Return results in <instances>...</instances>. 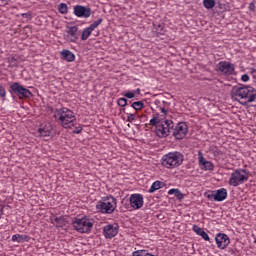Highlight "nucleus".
<instances>
[{"label":"nucleus","instance_id":"f257e3e1","mask_svg":"<svg viewBox=\"0 0 256 256\" xmlns=\"http://www.w3.org/2000/svg\"><path fill=\"white\" fill-rule=\"evenodd\" d=\"M232 95L241 105H247V103H253L255 101L256 90L252 86L234 87L232 89Z\"/></svg>","mask_w":256,"mask_h":256},{"label":"nucleus","instance_id":"f03ea898","mask_svg":"<svg viewBox=\"0 0 256 256\" xmlns=\"http://www.w3.org/2000/svg\"><path fill=\"white\" fill-rule=\"evenodd\" d=\"M116 209L117 198L113 195L104 196L96 203V211L102 215H113Z\"/></svg>","mask_w":256,"mask_h":256},{"label":"nucleus","instance_id":"7ed1b4c3","mask_svg":"<svg viewBox=\"0 0 256 256\" xmlns=\"http://www.w3.org/2000/svg\"><path fill=\"white\" fill-rule=\"evenodd\" d=\"M54 117L64 129H71L75 125V113L68 108L56 110Z\"/></svg>","mask_w":256,"mask_h":256},{"label":"nucleus","instance_id":"20e7f679","mask_svg":"<svg viewBox=\"0 0 256 256\" xmlns=\"http://www.w3.org/2000/svg\"><path fill=\"white\" fill-rule=\"evenodd\" d=\"M185 157L181 152L174 151L169 152L162 156L161 163L162 167L166 169H177L180 165H183Z\"/></svg>","mask_w":256,"mask_h":256},{"label":"nucleus","instance_id":"39448f33","mask_svg":"<svg viewBox=\"0 0 256 256\" xmlns=\"http://www.w3.org/2000/svg\"><path fill=\"white\" fill-rule=\"evenodd\" d=\"M95 220L90 216H83L81 218H75L72 222V226L78 233H89L93 230Z\"/></svg>","mask_w":256,"mask_h":256},{"label":"nucleus","instance_id":"423d86ee","mask_svg":"<svg viewBox=\"0 0 256 256\" xmlns=\"http://www.w3.org/2000/svg\"><path fill=\"white\" fill-rule=\"evenodd\" d=\"M246 181H249V174L247 173V170L237 169L231 173L229 185L231 187H239V185H243Z\"/></svg>","mask_w":256,"mask_h":256},{"label":"nucleus","instance_id":"0eeeda50","mask_svg":"<svg viewBox=\"0 0 256 256\" xmlns=\"http://www.w3.org/2000/svg\"><path fill=\"white\" fill-rule=\"evenodd\" d=\"M10 93L17 95L19 99H29L33 95L31 90L23 87L19 82H14L10 85Z\"/></svg>","mask_w":256,"mask_h":256},{"label":"nucleus","instance_id":"6e6552de","mask_svg":"<svg viewBox=\"0 0 256 256\" xmlns=\"http://www.w3.org/2000/svg\"><path fill=\"white\" fill-rule=\"evenodd\" d=\"M216 70L226 77H231V75H235V64L229 61H220L216 65Z\"/></svg>","mask_w":256,"mask_h":256},{"label":"nucleus","instance_id":"1a4fd4ad","mask_svg":"<svg viewBox=\"0 0 256 256\" xmlns=\"http://www.w3.org/2000/svg\"><path fill=\"white\" fill-rule=\"evenodd\" d=\"M130 207L134 210H139L143 207L145 200L142 194L136 193L132 194L129 198Z\"/></svg>","mask_w":256,"mask_h":256},{"label":"nucleus","instance_id":"9d476101","mask_svg":"<svg viewBox=\"0 0 256 256\" xmlns=\"http://www.w3.org/2000/svg\"><path fill=\"white\" fill-rule=\"evenodd\" d=\"M215 241L218 249H227V247H229V244L231 243L229 236L225 233L216 234Z\"/></svg>","mask_w":256,"mask_h":256},{"label":"nucleus","instance_id":"9b49d317","mask_svg":"<svg viewBox=\"0 0 256 256\" xmlns=\"http://www.w3.org/2000/svg\"><path fill=\"white\" fill-rule=\"evenodd\" d=\"M66 39L70 43H77V40L79 39V28L77 26H67Z\"/></svg>","mask_w":256,"mask_h":256},{"label":"nucleus","instance_id":"f8f14e48","mask_svg":"<svg viewBox=\"0 0 256 256\" xmlns=\"http://www.w3.org/2000/svg\"><path fill=\"white\" fill-rule=\"evenodd\" d=\"M207 198L221 203V201H225V199H227V189L220 188L218 190H214L212 191V194H208Z\"/></svg>","mask_w":256,"mask_h":256},{"label":"nucleus","instance_id":"ddd939ff","mask_svg":"<svg viewBox=\"0 0 256 256\" xmlns=\"http://www.w3.org/2000/svg\"><path fill=\"white\" fill-rule=\"evenodd\" d=\"M119 233L117 224H107L103 227V235L106 239H113Z\"/></svg>","mask_w":256,"mask_h":256},{"label":"nucleus","instance_id":"4468645a","mask_svg":"<svg viewBox=\"0 0 256 256\" xmlns=\"http://www.w3.org/2000/svg\"><path fill=\"white\" fill-rule=\"evenodd\" d=\"M74 15L82 19H89L91 17V8L77 5L74 7Z\"/></svg>","mask_w":256,"mask_h":256},{"label":"nucleus","instance_id":"2eb2a0df","mask_svg":"<svg viewBox=\"0 0 256 256\" xmlns=\"http://www.w3.org/2000/svg\"><path fill=\"white\" fill-rule=\"evenodd\" d=\"M199 165H202L204 167L205 171H213L215 169V166L211 161H207L205 157H203V154H199L198 157Z\"/></svg>","mask_w":256,"mask_h":256},{"label":"nucleus","instance_id":"dca6fc26","mask_svg":"<svg viewBox=\"0 0 256 256\" xmlns=\"http://www.w3.org/2000/svg\"><path fill=\"white\" fill-rule=\"evenodd\" d=\"M192 229H193L194 233H196V235H199V237H202V239H204V241H211V238H209V234H207V232H205V230H203V228L194 224Z\"/></svg>","mask_w":256,"mask_h":256},{"label":"nucleus","instance_id":"f3484780","mask_svg":"<svg viewBox=\"0 0 256 256\" xmlns=\"http://www.w3.org/2000/svg\"><path fill=\"white\" fill-rule=\"evenodd\" d=\"M13 243H29L31 237L29 235L14 234L12 236Z\"/></svg>","mask_w":256,"mask_h":256},{"label":"nucleus","instance_id":"a211bd4d","mask_svg":"<svg viewBox=\"0 0 256 256\" xmlns=\"http://www.w3.org/2000/svg\"><path fill=\"white\" fill-rule=\"evenodd\" d=\"M60 55L62 59H64L68 63H73V61H75V54H73V52H71L70 50H67V49L62 50Z\"/></svg>","mask_w":256,"mask_h":256},{"label":"nucleus","instance_id":"6ab92c4d","mask_svg":"<svg viewBox=\"0 0 256 256\" xmlns=\"http://www.w3.org/2000/svg\"><path fill=\"white\" fill-rule=\"evenodd\" d=\"M173 135L175 139H184V137L187 135V129H174Z\"/></svg>","mask_w":256,"mask_h":256},{"label":"nucleus","instance_id":"aec40b11","mask_svg":"<svg viewBox=\"0 0 256 256\" xmlns=\"http://www.w3.org/2000/svg\"><path fill=\"white\" fill-rule=\"evenodd\" d=\"M162 187H165V183L161 182V181H155L150 189L148 190V192L150 193H155V191H159V189H162Z\"/></svg>","mask_w":256,"mask_h":256},{"label":"nucleus","instance_id":"412c9836","mask_svg":"<svg viewBox=\"0 0 256 256\" xmlns=\"http://www.w3.org/2000/svg\"><path fill=\"white\" fill-rule=\"evenodd\" d=\"M36 137H49L51 135V130L49 129H38L35 132Z\"/></svg>","mask_w":256,"mask_h":256},{"label":"nucleus","instance_id":"4be33fe9","mask_svg":"<svg viewBox=\"0 0 256 256\" xmlns=\"http://www.w3.org/2000/svg\"><path fill=\"white\" fill-rule=\"evenodd\" d=\"M93 33V31L87 27L82 31V35H81V40L82 41H87L89 39V37H91V34Z\"/></svg>","mask_w":256,"mask_h":256},{"label":"nucleus","instance_id":"5701e85b","mask_svg":"<svg viewBox=\"0 0 256 256\" xmlns=\"http://www.w3.org/2000/svg\"><path fill=\"white\" fill-rule=\"evenodd\" d=\"M155 135L157 137L163 138L169 136V129H155Z\"/></svg>","mask_w":256,"mask_h":256},{"label":"nucleus","instance_id":"b1692460","mask_svg":"<svg viewBox=\"0 0 256 256\" xmlns=\"http://www.w3.org/2000/svg\"><path fill=\"white\" fill-rule=\"evenodd\" d=\"M215 5V0H203V6L205 7V9H213Z\"/></svg>","mask_w":256,"mask_h":256},{"label":"nucleus","instance_id":"393cba45","mask_svg":"<svg viewBox=\"0 0 256 256\" xmlns=\"http://www.w3.org/2000/svg\"><path fill=\"white\" fill-rule=\"evenodd\" d=\"M58 10H59V13H61L62 15H66V13H68L69 11V7L67 6V4L61 3L58 6Z\"/></svg>","mask_w":256,"mask_h":256},{"label":"nucleus","instance_id":"a878e982","mask_svg":"<svg viewBox=\"0 0 256 256\" xmlns=\"http://www.w3.org/2000/svg\"><path fill=\"white\" fill-rule=\"evenodd\" d=\"M103 23V18H99L98 20L94 21L88 28L92 31H95L99 25Z\"/></svg>","mask_w":256,"mask_h":256},{"label":"nucleus","instance_id":"bb28decb","mask_svg":"<svg viewBox=\"0 0 256 256\" xmlns=\"http://www.w3.org/2000/svg\"><path fill=\"white\" fill-rule=\"evenodd\" d=\"M143 107H145V104L143 103V101L134 102L132 104V108L135 109V111H139L143 109Z\"/></svg>","mask_w":256,"mask_h":256},{"label":"nucleus","instance_id":"cd10ccee","mask_svg":"<svg viewBox=\"0 0 256 256\" xmlns=\"http://www.w3.org/2000/svg\"><path fill=\"white\" fill-rule=\"evenodd\" d=\"M150 125L153 127L161 125V119H159V116H153V118L150 120Z\"/></svg>","mask_w":256,"mask_h":256},{"label":"nucleus","instance_id":"c85d7f7f","mask_svg":"<svg viewBox=\"0 0 256 256\" xmlns=\"http://www.w3.org/2000/svg\"><path fill=\"white\" fill-rule=\"evenodd\" d=\"M173 122L171 120H165L162 124V129H173Z\"/></svg>","mask_w":256,"mask_h":256},{"label":"nucleus","instance_id":"c756f323","mask_svg":"<svg viewBox=\"0 0 256 256\" xmlns=\"http://www.w3.org/2000/svg\"><path fill=\"white\" fill-rule=\"evenodd\" d=\"M148 254L147 250H136L132 253V256H147Z\"/></svg>","mask_w":256,"mask_h":256},{"label":"nucleus","instance_id":"7c9ffc66","mask_svg":"<svg viewBox=\"0 0 256 256\" xmlns=\"http://www.w3.org/2000/svg\"><path fill=\"white\" fill-rule=\"evenodd\" d=\"M174 196L176 197V199H178L179 201H181V199L185 198V194L181 193V190H176V194H174Z\"/></svg>","mask_w":256,"mask_h":256},{"label":"nucleus","instance_id":"2f4dec72","mask_svg":"<svg viewBox=\"0 0 256 256\" xmlns=\"http://www.w3.org/2000/svg\"><path fill=\"white\" fill-rule=\"evenodd\" d=\"M118 105H119V107H126L127 106V100L125 98H119L118 99Z\"/></svg>","mask_w":256,"mask_h":256},{"label":"nucleus","instance_id":"473e14b6","mask_svg":"<svg viewBox=\"0 0 256 256\" xmlns=\"http://www.w3.org/2000/svg\"><path fill=\"white\" fill-rule=\"evenodd\" d=\"M175 129H187V124L185 122H179Z\"/></svg>","mask_w":256,"mask_h":256},{"label":"nucleus","instance_id":"72a5a7b5","mask_svg":"<svg viewBox=\"0 0 256 256\" xmlns=\"http://www.w3.org/2000/svg\"><path fill=\"white\" fill-rule=\"evenodd\" d=\"M124 97H127L128 99H133L135 97V92H131V91L126 92L124 94Z\"/></svg>","mask_w":256,"mask_h":256},{"label":"nucleus","instance_id":"f704fd0d","mask_svg":"<svg viewBox=\"0 0 256 256\" xmlns=\"http://www.w3.org/2000/svg\"><path fill=\"white\" fill-rule=\"evenodd\" d=\"M241 81H243V83H247V81H249V75L248 74H243L241 76Z\"/></svg>","mask_w":256,"mask_h":256},{"label":"nucleus","instance_id":"c9c22d12","mask_svg":"<svg viewBox=\"0 0 256 256\" xmlns=\"http://www.w3.org/2000/svg\"><path fill=\"white\" fill-rule=\"evenodd\" d=\"M7 92L5 91V88L0 87V97H6Z\"/></svg>","mask_w":256,"mask_h":256},{"label":"nucleus","instance_id":"e433bc0d","mask_svg":"<svg viewBox=\"0 0 256 256\" xmlns=\"http://www.w3.org/2000/svg\"><path fill=\"white\" fill-rule=\"evenodd\" d=\"M137 116L135 114H128V121H135Z\"/></svg>","mask_w":256,"mask_h":256},{"label":"nucleus","instance_id":"4c0bfd02","mask_svg":"<svg viewBox=\"0 0 256 256\" xmlns=\"http://www.w3.org/2000/svg\"><path fill=\"white\" fill-rule=\"evenodd\" d=\"M178 189L172 188L168 191V195H175Z\"/></svg>","mask_w":256,"mask_h":256},{"label":"nucleus","instance_id":"58836bf2","mask_svg":"<svg viewBox=\"0 0 256 256\" xmlns=\"http://www.w3.org/2000/svg\"><path fill=\"white\" fill-rule=\"evenodd\" d=\"M248 9L249 11H255V3H250Z\"/></svg>","mask_w":256,"mask_h":256},{"label":"nucleus","instance_id":"ea45409f","mask_svg":"<svg viewBox=\"0 0 256 256\" xmlns=\"http://www.w3.org/2000/svg\"><path fill=\"white\" fill-rule=\"evenodd\" d=\"M250 73H251V75H253V77H255L256 69L255 68H251Z\"/></svg>","mask_w":256,"mask_h":256},{"label":"nucleus","instance_id":"a19ab883","mask_svg":"<svg viewBox=\"0 0 256 256\" xmlns=\"http://www.w3.org/2000/svg\"><path fill=\"white\" fill-rule=\"evenodd\" d=\"M79 133H81V129L74 130V131L72 132L73 135H79Z\"/></svg>","mask_w":256,"mask_h":256},{"label":"nucleus","instance_id":"79ce46f5","mask_svg":"<svg viewBox=\"0 0 256 256\" xmlns=\"http://www.w3.org/2000/svg\"><path fill=\"white\" fill-rule=\"evenodd\" d=\"M160 111H161V113H163L164 115H167V113H168L165 108H160Z\"/></svg>","mask_w":256,"mask_h":256},{"label":"nucleus","instance_id":"37998d69","mask_svg":"<svg viewBox=\"0 0 256 256\" xmlns=\"http://www.w3.org/2000/svg\"><path fill=\"white\" fill-rule=\"evenodd\" d=\"M54 222H55V223H58V224L61 223V218H57V217L54 218Z\"/></svg>","mask_w":256,"mask_h":256},{"label":"nucleus","instance_id":"c03bdc74","mask_svg":"<svg viewBox=\"0 0 256 256\" xmlns=\"http://www.w3.org/2000/svg\"><path fill=\"white\" fill-rule=\"evenodd\" d=\"M136 93H138V94L141 93V89L138 88V89L136 90Z\"/></svg>","mask_w":256,"mask_h":256},{"label":"nucleus","instance_id":"a18cd8bd","mask_svg":"<svg viewBox=\"0 0 256 256\" xmlns=\"http://www.w3.org/2000/svg\"><path fill=\"white\" fill-rule=\"evenodd\" d=\"M22 17H27V13H23V14H22Z\"/></svg>","mask_w":256,"mask_h":256},{"label":"nucleus","instance_id":"49530a36","mask_svg":"<svg viewBox=\"0 0 256 256\" xmlns=\"http://www.w3.org/2000/svg\"><path fill=\"white\" fill-rule=\"evenodd\" d=\"M146 256H155V255H153L152 253H148Z\"/></svg>","mask_w":256,"mask_h":256},{"label":"nucleus","instance_id":"de8ad7c7","mask_svg":"<svg viewBox=\"0 0 256 256\" xmlns=\"http://www.w3.org/2000/svg\"><path fill=\"white\" fill-rule=\"evenodd\" d=\"M254 243H255V245H256V239L254 240Z\"/></svg>","mask_w":256,"mask_h":256}]
</instances>
